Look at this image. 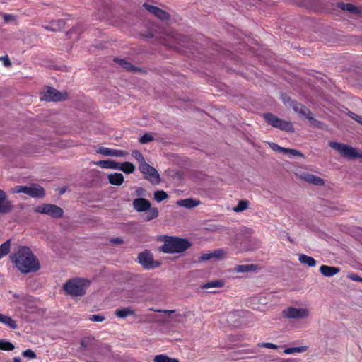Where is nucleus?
<instances>
[{
	"mask_svg": "<svg viewBox=\"0 0 362 362\" xmlns=\"http://www.w3.org/2000/svg\"><path fill=\"white\" fill-rule=\"evenodd\" d=\"M168 198V194L163 190H158L154 192V199L158 202H160Z\"/></svg>",
	"mask_w": 362,
	"mask_h": 362,
	"instance_id": "f704fd0d",
	"label": "nucleus"
},
{
	"mask_svg": "<svg viewBox=\"0 0 362 362\" xmlns=\"http://www.w3.org/2000/svg\"><path fill=\"white\" fill-rule=\"evenodd\" d=\"M269 145L270 148L274 151H279L282 153H284V151H286V148L281 147V146H279L278 144L273 143V142L269 143Z\"/></svg>",
	"mask_w": 362,
	"mask_h": 362,
	"instance_id": "37998d69",
	"label": "nucleus"
},
{
	"mask_svg": "<svg viewBox=\"0 0 362 362\" xmlns=\"http://www.w3.org/2000/svg\"><path fill=\"white\" fill-rule=\"evenodd\" d=\"M225 282L223 280L218 279L207 282L202 286L203 289H209L212 288H221L223 287Z\"/></svg>",
	"mask_w": 362,
	"mask_h": 362,
	"instance_id": "c85d7f7f",
	"label": "nucleus"
},
{
	"mask_svg": "<svg viewBox=\"0 0 362 362\" xmlns=\"http://www.w3.org/2000/svg\"><path fill=\"white\" fill-rule=\"evenodd\" d=\"M0 60H2L5 66H11V62L9 57L6 56L1 57Z\"/></svg>",
	"mask_w": 362,
	"mask_h": 362,
	"instance_id": "5fc2aeb1",
	"label": "nucleus"
},
{
	"mask_svg": "<svg viewBox=\"0 0 362 362\" xmlns=\"http://www.w3.org/2000/svg\"><path fill=\"white\" fill-rule=\"evenodd\" d=\"M283 313L285 317L290 319H302L308 316V310L305 308L289 307Z\"/></svg>",
	"mask_w": 362,
	"mask_h": 362,
	"instance_id": "9d476101",
	"label": "nucleus"
},
{
	"mask_svg": "<svg viewBox=\"0 0 362 362\" xmlns=\"http://www.w3.org/2000/svg\"><path fill=\"white\" fill-rule=\"evenodd\" d=\"M298 259L301 264H307L309 267H315L317 263L313 257L304 254L300 255Z\"/></svg>",
	"mask_w": 362,
	"mask_h": 362,
	"instance_id": "cd10ccee",
	"label": "nucleus"
},
{
	"mask_svg": "<svg viewBox=\"0 0 362 362\" xmlns=\"http://www.w3.org/2000/svg\"><path fill=\"white\" fill-rule=\"evenodd\" d=\"M90 344V339L83 338L81 340L80 350L82 351H86L88 349Z\"/></svg>",
	"mask_w": 362,
	"mask_h": 362,
	"instance_id": "79ce46f5",
	"label": "nucleus"
},
{
	"mask_svg": "<svg viewBox=\"0 0 362 362\" xmlns=\"http://www.w3.org/2000/svg\"><path fill=\"white\" fill-rule=\"evenodd\" d=\"M13 296L15 298H17V299H19V300H25V297L24 296V294H17V293H13Z\"/></svg>",
	"mask_w": 362,
	"mask_h": 362,
	"instance_id": "052dcab7",
	"label": "nucleus"
},
{
	"mask_svg": "<svg viewBox=\"0 0 362 362\" xmlns=\"http://www.w3.org/2000/svg\"><path fill=\"white\" fill-rule=\"evenodd\" d=\"M95 164L105 169H117L119 165V163L112 160H99L95 162Z\"/></svg>",
	"mask_w": 362,
	"mask_h": 362,
	"instance_id": "aec40b11",
	"label": "nucleus"
},
{
	"mask_svg": "<svg viewBox=\"0 0 362 362\" xmlns=\"http://www.w3.org/2000/svg\"><path fill=\"white\" fill-rule=\"evenodd\" d=\"M132 204L134 209L138 212L146 211L151 205V202L148 199L142 197L135 199L133 201Z\"/></svg>",
	"mask_w": 362,
	"mask_h": 362,
	"instance_id": "4468645a",
	"label": "nucleus"
},
{
	"mask_svg": "<svg viewBox=\"0 0 362 362\" xmlns=\"http://www.w3.org/2000/svg\"><path fill=\"white\" fill-rule=\"evenodd\" d=\"M329 146L332 148L337 151L341 154V156L346 159H356L358 158H362V153H359L355 148L347 144L336 141H330L329 143Z\"/></svg>",
	"mask_w": 362,
	"mask_h": 362,
	"instance_id": "39448f33",
	"label": "nucleus"
},
{
	"mask_svg": "<svg viewBox=\"0 0 362 362\" xmlns=\"http://www.w3.org/2000/svg\"><path fill=\"white\" fill-rule=\"evenodd\" d=\"M173 38L175 39L176 45H170L173 48L180 49V46H187L188 38L187 37L175 33V35L173 36Z\"/></svg>",
	"mask_w": 362,
	"mask_h": 362,
	"instance_id": "412c9836",
	"label": "nucleus"
},
{
	"mask_svg": "<svg viewBox=\"0 0 362 362\" xmlns=\"http://www.w3.org/2000/svg\"><path fill=\"white\" fill-rule=\"evenodd\" d=\"M154 140V138L150 134H145L142 136H141L139 139V142L142 144L149 143Z\"/></svg>",
	"mask_w": 362,
	"mask_h": 362,
	"instance_id": "ea45409f",
	"label": "nucleus"
},
{
	"mask_svg": "<svg viewBox=\"0 0 362 362\" xmlns=\"http://www.w3.org/2000/svg\"><path fill=\"white\" fill-rule=\"evenodd\" d=\"M143 6L151 13L153 14L158 18L162 21H166L169 19L170 15L166 11L162 10L161 8L150 5L147 3H144Z\"/></svg>",
	"mask_w": 362,
	"mask_h": 362,
	"instance_id": "ddd939ff",
	"label": "nucleus"
},
{
	"mask_svg": "<svg viewBox=\"0 0 362 362\" xmlns=\"http://www.w3.org/2000/svg\"><path fill=\"white\" fill-rule=\"evenodd\" d=\"M88 281L83 279H74L68 281L64 285L66 293L71 296H81L86 293Z\"/></svg>",
	"mask_w": 362,
	"mask_h": 362,
	"instance_id": "7ed1b4c3",
	"label": "nucleus"
},
{
	"mask_svg": "<svg viewBox=\"0 0 362 362\" xmlns=\"http://www.w3.org/2000/svg\"><path fill=\"white\" fill-rule=\"evenodd\" d=\"M240 249L241 250H245V248H243L242 247H240Z\"/></svg>",
	"mask_w": 362,
	"mask_h": 362,
	"instance_id": "e2e57ef3",
	"label": "nucleus"
},
{
	"mask_svg": "<svg viewBox=\"0 0 362 362\" xmlns=\"http://www.w3.org/2000/svg\"><path fill=\"white\" fill-rule=\"evenodd\" d=\"M199 201H197L192 198L181 199L177 202V204L187 209H192L199 205Z\"/></svg>",
	"mask_w": 362,
	"mask_h": 362,
	"instance_id": "a878e982",
	"label": "nucleus"
},
{
	"mask_svg": "<svg viewBox=\"0 0 362 362\" xmlns=\"http://www.w3.org/2000/svg\"><path fill=\"white\" fill-rule=\"evenodd\" d=\"M127 155H128L127 151L119 149H113L112 156L124 157L126 156Z\"/></svg>",
	"mask_w": 362,
	"mask_h": 362,
	"instance_id": "09e8293b",
	"label": "nucleus"
},
{
	"mask_svg": "<svg viewBox=\"0 0 362 362\" xmlns=\"http://www.w3.org/2000/svg\"><path fill=\"white\" fill-rule=\"evenodd\" d=\"M244 240H245L244 235L242 233H239L238 234H237L234 244L241 245Z\"/></svg>",
	"mask_w": 362,
	"mask_h": 362,
	"instance_id": "3c124183",
	"label": "nucleus"
},
{
	"mask_svg": "<svg viewBox=\"0 0 362 362\" xmlns=\"http://www.w3.org/2000/svg\"><path fill=\"white\" fill-rule=\"evenodd\" d=\"M258 346L259 347H264V348H267V349H278V346H276L274 344L269 343V342L259 343L258 344Z\"/></svg>",
	"mask_w": 362,
	"mask_h": 362,
	"instance_id": "de8ad7c7",
	"label": "nucleus"
},
{
	"mask_svg": "<svg viewBox=\"0 0 362 362\" xmlns=\"http://www.w3.org/2000/svg\"><path fill=\"white\" fill-rule=\"evenodd\" d=\"M13 192L14 193H24L35 198H42L45 195V189L37 185L29 187L18 185L13 189Z\"/></svg>",
	"mask_w": 362,
	"mask_h": 362,
	"instance_id": "423d86ee",
	"label": "nucleus"
},
{
	"mask_svg": "<svg viewBox=\"0 0 362 362\" xmlns=\"http://www.w3.org/2000/svg\"><path fill=\"white\" fill-rule=\"evenodd\" d=\"M13 362H21V359L20 357H14Z\"/></svg>",
	"mask_w": 362,
	"mask_h": 362,
	"instance_id": "680f3d73",
	"label": "nucleus"
},
{
	"mask_svg": "<svg viewBox=\"0 0 362 362\" xmlns=\"http://www.w3.org/2000/svg\"><path fill=\"white\" fill-rule=\"evenodd\" d=\"M125 173H132L135 170L134 165L129 162H124L122 163H119V168H117Z\"/></svg>",
	"mask_w": 362,
	"mask_h": 362,
	"instance_id": "c756f323",
	"label": "nucleus"
},
{
	"mask_svg": "<svg viewBox=\"0 0 362 362\" xmlns=\"http://www.w3.org/2000/svg\"><path fill=\"white\" fill-rule=\"evenodd\" d=\"M306 346L291 347L286 349L284 352L286 354H291L294 353H302L306 351Z\"/></svg>",
	"mask_w": 362,
	"mask_h": 362,
	"instance_id": "c9c22d12",
	"label": "nucleus"
},
{
	"mask_svg": "<svg viewBox=\"0 0 362 362\" xmlns=\"http://www.w3.org/2000/svg\"><path fill=\"white\" fill-rule=\"evenodd\" d=\"M348 278L352 281L362 283V277L356 274H350L348 275Z\"/></svg>",
	"mask_w": 362,
	"mask_h": 362,
	"instance_id": "603ef678",
	"label": "nucleus"
},
{
	"mask_svg": "<svg viewBox=\"0 0 362 362\" xmlns=\"http://www.w3.org/2000/svg\"><path fill=\"white\" fill-rule=\"evenodd\" d=\"M108 180L111 185L119 186L124 182V176L122 173H115L108 175Z\"/></svg>",
	"mask_w": 362,
	"mask_h": 362,
	"instance_id": "b1692460",
	"label": "nucleus"
},
{
	"mask_svg": "<svg viewBox=\"0 0 362 362\" xmlns=\"http://www.w3.org/2000/svg\"><path fill=\"white\" fill-rule=\"evenodd\" d=\"M350 117L356 120V122H358L359 124H362V117L358 116V115L354 113V112H351L350 113Z\"/></svg>",
	"mask_w": 362,
	"mask_h": 362,
	"instance_id": "6e6d98bb",
	"label": "nucleus"
},
{
	"mask_svg": "<svg viewBox=\"0 0 362 362\" xmlns=\"http://www.w3.org/2000/svg\"><path fill=\"white\" fill-rule=\"evenodd\" d=\"M66 98V94H63L54 88L48 87L41 99L45 101H62Z\"/></svg>",
	"mask_w": 362,
	"mask_h": 362,
	"instance_id": "9b49d317",
	"label": "nucleus"
},
{
	"mask_svg": "<svg viewBox=\"0 0 362 362\" xmlns=\"http://www.w3.org/2000/svg\"><path fill=\"white\" fill-rule=\"evenodd\" d=\"M0 322L6 325L12 329L18 328V325L16 320L11 318L10 316L3 315L0 313Z\"/></svg>",
	"mask_w": 362,
	"mask_h": 362,
	"instance_id": "4be33fe9",
	"label": "nucleus"
},
{
	"mask_svg": "<svg viewBox=\"0 0 362 362\" xmlns=\"http://www.w3.org/2000/svg\"><path fill=\"white\" fill-rule=\"evenodd\" d=\"M105 317L101 315H92L89 320L93 322H103L104 321Z\"/></svg>",
	"mask_w": 362,
	"mask_h": 362,
	"instance_id": "8fccbe9b",
	"label": "nucleus"
},
{
	"mask_svg": "<svg viewBox=\"0 0 362 362\" xmlns=\"http://www.w3.org/2000/svg\"><path fill=\"white\" fill-rule=\"evenodd\" d=\"M139 170L144 175V178L150 181L151 183L158 184L160 182V175L156 169L146 161L139 165Z\"/></svg>",
	"mask_w": 362,
	"mask_h": 362,
	"instance_id": "6e6552de",
	"label": "nucleus"
},
{
	"mask_svg": "<svg viewBox=\"0 0 362 362\" xmlns=\"http://www.w3.org/2000/svg\"><path fill=\"white\" fill-rule=\"evenodd\" d=\"M250 205V202L246 199H242L238 202V204L236 206L233 208V210L235 212L239 213L244 211L245 210L247 209Z\"/></svg>",
	"mask_w": 362,
	"mask_h": 362,
	"instance_id": "7c9ffc66",
	"label": "nucleus"
},
{
	"mask_svg": "<svg viewBox=\"0 0 362 362\" xmlns=\"http://www.w3.org/2000/svg\"><path fill=\"white\" fill-rule=\"evenodd\" d=\"M223 250H217L214 251L213 252L204 253L199 256L197 260V262L209 261L212 259H219L221 257L223 256Z\"/></svg>",
	"mask_w": 362,
	"mask_h": 362,
	"instance_id": "2eb2a0df",
	"label": "nucleus"
},
{
	"mask_svg": "<svg viewBox=\"0 0 362 362\" xmlns=\"http://www.w3.org/2000/svg\"><path fill=\"white\" fill-rule=\"evenodd\" d=\"M255 269V265L253 264H246V265H237L235 268V272H246L248 271H252Z\"/></svg>",
	"mask_w": 362,
	"mask_h": 362,
	"instance_id": "e433bc0d",
	"label": "nucleus"
},
{
	"mask_svg": "<svg viewBox=\"0 0 362 362\" xmlns=\"http://www.w3.org/2000/svg\"><path fill=\"white\" fill-rule=\"evenodd\" d=\"M64 21L58 20L57 21L52 22L50 27L49 26H46L45 28L47 30H52V31H57L58 30V28L61 25H64Z\"/></svg>",
	"mask_w": 362,
	"mask_h": 362,
	"instance_id": "58836bf2",
	"label": "nucleus"
},
{
	"mask_svg": "<svg viewBox=\"0 0 362 362\" xmlns=\"http://www.w3.org/2000/svg\"><path fill=\"white\" fill-rule=\"evenodd\" d=\"M11 250V240H8L0 245V259L8 255Z\"/></svg>",
	"mask_w": 362,
	"mask_h": 362,
	"instance_id": "2f4dec72",
	"label": "nucleus"
},
{
	"mask_svg": "<svg viewBox=\"0 0 362 362\" xmlns=\"http://www.w3.org/2000/svg\"><path fill=\"white\" fill-rule=\"evenodd\" d=\"M110 242L114 244L121 245L124 243V240L120 238H112Z\"/></svg>",
	"mask_w": 362,
	"mask_h": 362,
	"instance_id": "13d9d810",
	"label": "nucleus"
},
{
	"mask_svg": "<svg viewBox=\"0 0 362 362\" xmlns=\"http://www.w3.org/2000/svg\"><path fill=\"white\" fill-rule=\"evenodd\" d=\"M301 178L308 183L313 184L317 186H322L325 184L323 179H322L321 177L308 173H303V175H301Z\"/></svg>",
	"mask_w": 362,
	"mask_h": 362,
	"instance_id": "f3484780",
	"label": "nucleus"
},
{
	"mask_svg": "<svg viewBox=\"0 0 362 362\" xmlns=\"http://www.w3.org/2000/svg\"><path fill=\"white\" fill-rule=\"evenodd\" d=\"M145 192L146 190L141 187H136V189H135V194L139 197L145 196Z\"/></svg>",
	"mask_w": 362,
	"mask_h": 362,
	"instance_id": "864d4df0",
	"label": "nucleus"
},
{
	"mask_svg": "<svg viewBox=\"0 0 362 362\" xmlns=\"http://www.w3.org/2000/svg\"><path fill=\"white\" fill-rule=\"evenodd\" d=\"M156 311L158 312V313H167L168 315H170V314L175 313V310H157Z\"/></svg>",
	"mask_w": 362,
	"mask_h": 362,
	"instance_id": "bf43d9fd",
	"label": "nucleus"
},
{
	"mask_svg": "<svg viewBox=\"0 0 362 362\" xmlns=\"http://www.w3.org/2000/svg\"><path fill=\"white\" fill-rule=\"evenodd\" d=\"M132 156L138 161L139 165L146 161L142 153L138 150L132 151Z\"/></svg>",
	"mask_w": 362,
	"mask_h": 362,
	"instance_id": "4c0bfd02",
	"label": "nucleus"
},
{
	"mask_svg": "<svg viewBox=\"0 0 362 362\" xmlns=\"http://www.w3.org/2000/svg\"><path fill=\"white\" fill-rule=\"evenodd\" d=\"M320 272L323 276L331 277L338 274L340 272V269L335 267L322 265L320 267Z\"/></svg>",
	"mask_w": 362,
	"mask_h": 362,
	"instance_id": "a211bd4d",
	"label": "nucleus"
},
{
	"mask_svg": "<svg viewBox=\"0 0 362 362\" xmlns=\"http://www.w3.org/2000/svg\"><path fill=\"white\" fill-rule=\"evenodd\" d=\"M114 62L118 64L124 70L133 72H141L142 69L139 67L135 66L129 62L119 58H115Z\"/></svg>",
	"mask_w": 362,
	"mask_h": 362,
	"instance_id": "dca6fc26",
	"label": "nucleus"
},
{
	"mask_svg": "<svg viewBox=\"0 0 362 362\" xmlns=\"http://www.w3.org/2000/svg\"><path fill=\"white\" fill-rule=\"evenodd\" d=\"M115 315L119 318H125L129 315H135V311L131 307L118 308L115 310Z\"/></svg>",
	"mask_w": 362,
	"mask_h": 362,
	"instance_id": "393cba45",
	"label": "nucleus"
},
{
	"mask_svg": "<svg viewBox=\"0 0 362 362\" xmlns=\"http://www.w3.org/2000/svg\"><path fill=\"white\" fill-rule=\"evenodd\" d=\"M22 355L24 357L29 358L30 359L35 358L37 357L36 354L32 350V349H26L24 351H23Z\"/></svg>",
	"mask_w": 362,
	"mask_h": 362,
	"instance_id": "a18cd8bd",
	"label": "nucleus"
},
{
	"mask_svg": "<svg viewBox=\"0 0 362 362\" xmlns=\"http://www.w3.org/2000/svg\"><path fill=\"white\" fill-rule=\"evenodd\" d=\"M10 259L22 274L35 272L40 268L37 258L27 246L19 247Z\"/></svg>",
	"mask_w": 362,
	"mask_h": 362,
	"instance_id": "f257e3e1",
	"label": "nucleus"
},
{
	"mask_svg": "<svg viewBox=\"0 0 362 362\" xmlns=\"http://www.w3.org/2000/svg\"><path fill=\"white\" fill-rule=\"evenodd\" d=\"M145 214L144 216V221H150L153 219L156 218L159 215V211L157 207L150 206L149 209L146 211H145Z\"/></svg>",
	"mask_w": 362,
	"mask_h": 362,
	"instance_id": "bb28decb",
	"label": "nucleus"
},
{
	"mask_svg": "<svg viewBox=\"0 0 362 362\" xmlns=\"http://www.w3.org/2000/svg\"><path fill=\"white\" fill-rule=\"evenodd\" d=\"M290 154L291 156H300L303 157V154L300 152L299 151H297L296 149H291V148H286V151H284V154Z\"/></svg>",
	"mask_w": 362,
	"mask_h": 362,
	"instance_id": "49530a36",
	"label": "nucleus"
},
{
	"mask_svg": "<svg viewBox=\"0 0 362 362\" xmlns=\"http://www.w3.org/2000/svg\"><path fill=\"white\" fill-rule=\"evenodd\" d=\"M186 315L176 314L172 317V321L175 322L183 323L185 320Z\"/></svg>",
	"mask_w": 362,
	"mask_h": 362,
	"instance_id": "c03bdc74",
	"label": "nucleus"
},
{
	"mask_svg": "<svg viewBox=\"0 0 362 362\" xmlns=\"http://www.w3.org/2000/svg\"><path fill=\"white\" fill-rule=\"evenodd\" d=\"M262 117L269 125L274 128L290 133H293L295 131L293 125L291 122L282 119L272 113H264L262 115Z\"/></svg>",
	"mask_w": 362,
	"mask_h": 362,
	"instance_id": "20e7f679",
	"label": "nucleus"
},
{
	"mask_svg": "<svg viewBox=\"0 0 362 362\" xmlns=\"http://www.w3.org/2000/svg\"><path fill=\"white\" fill-rule=\"evenodd\" d=\"M293 109L296 112H298L299 114L305 117L309 121H315V119L312 117V112L305 106L301 104H298L293 107Z\"/></svg>",
	"mask_w": 362,
	"mask_h": 362,
	"instance_id": "6ab92c4d",
	"label": "nucleus"
},
{
	"mask_svg": "<svg viewBox=\"0 0 362 362\" xmlns=\"http://www.w3.org/2000/svg\"><path fill=\"white\" fill-rule=\"evenodd\" d=\"M154 362H180L177 358H170L165 354H159L155 356Z\"/></svg>",
	"mask_w": 362,
	"mask_h": 362,
	"instance_id": "473e14b6",
	"label": "nucleus"
},
{
	"mask_svg": "<svg viewBox=\"0 0 362 362\" xmlns=\"http://www.w3.org/2000/svg\"><path fill=\"white\" fill-rule=\"evenodd\" d=\"M13 208V204L8 199L6 192L0 189V214H8L12 211Z\"/></svg>",
	"mask_w": 362,
	"mask_h": 362,
	"instance_id": "f8f14e48",
	"label": "nucleus"
},
{
	"mask_svg": "<svg viewBox=\"0 0 362 362\" xmlns=\"http://www.w3.org/2000/svg\"><path fill=\"white\" fill-rule=\"evenodd\" d=\"M33 209L35 212L47 214L54 218H61L64 214V211L61 207L52 204H42L35 206Z\"/></svg>",
	"mask_w": 362,
	"mask_h": 362,
	"instance_id": "0eeeda50",
	"label": "nucleus"
},
{
	"mask_svg": "<svg viewBox=\"0 0 362 362\" xmlns=\"http://www.w3.org/2000/svg\"><path fill=\"white\" fill-rule=\"evenodd\" d=\"M15 349L14 345L4 339H0V350L4 351H13Z\"/></svg>",
	"mask_w": 362,
	"mask_h": 362,
	"instance_id": "72a5a7b5",
	"label": "nucleus"
},
{
	"mask_svg": "<svg viewBox=\"0 0 362 362\" xmlns=\"http://www.w3.org/2000/svg\"><path fill=\"white\" fill-rule=\"evenodd\" d=\"M337 7L351 13L358 14L360 13L358 8L350 3L339 2L337 4Z\"/></svg>",
	"mask_w": 362,
	"mask_h": 362,
	"instance_id": "5701e85b",
	"label": "nucleus"
},
{
	"mask_svg": "<svg viewBox=\"0 0 362 362\" xmlns=\"http://www.w3.org/2000/svg\"><path fill=\"white\" fill-rule=\"evenodd\" d=\"M191 247V243L186 239L176 237H166L161 250L165 253L182 252Z\"/></svg>",
	"mask_w": 362,
	"mask_h": 362,
	"instance_id": "f03ea898",
	"label": "nucleus"
},
{
	"mask_svg": "<svg viewBox=\"0 0 362 362\" xmlns=\"http://www.w3.org/2000/svg\"><path fill=\"white\" fill-rule=\"evenodd\" d=\"M3 18L5 23H8L11 21L14 20V16L12 14L4 13L3 14Z\"/></svg>",
	"mask_w": 362,
	"mask_h": 362,
	"instance_id": "4d7b16f0",
	"label": "nucleus"
},
{
	"mask_svg": "<svg viewBox=\"0 0 362 362\" xmlns=\"http://www.w3.org/2000/svg\"><path fill=\"white\" fill-rule=\"evenodd\" d=\"M138 260L144 269H149L158 266V264H155L153 255L148 251L139 253Z\"/></svg>",
	"mask_w": 362,
	"mask_h": 362,
	"instance_id": "1a4fd4ad",
	"label": "nucleus"
},
{
	"mask_svg": "<svg viewBox=\"0 0 362 362\" xmlns=\"http://www.w3.org/2000/svg\"><path fill=\"white\" fill-rule=\"evenodd\" d=\"M97 153L107 156H112L113 149L106 147H100L97 151Z\"/></svg>",
	"mask_w": 362,
	"mask_h": 362,
	"instance_id": "a19ab883",
	"label": "nucleus"
}]
</instances>
